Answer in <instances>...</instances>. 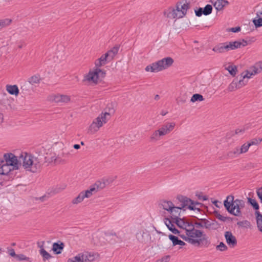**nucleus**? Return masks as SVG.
<instances>
[{"instance_id":"f8f14e48","label":"nucleus","mask_w":262,"mask_h":262,"mask_svg":"<svg viewBox=\"0 0 262 262\" xmlns=\"http://www.w3.org/2000/svg\"><path fill=\"white\" fill-rule=\"evenodd\" d=\"M104 234L107 238L106 240H108L109 243L111 244H114L116 243H120L122 241L121 237L118 236L117 234L113 231H105L104 232Z\"/></svg>"},{"instance_id":"680f3d73","label":"nucleus","mask_w":262,"mask_h":262,"mask_svg":"<svg viewBox=\"0 0 262 262\" xmlns=\"http://www.w3.org/2000/svg\"><path fill=\"white\" fill-rule=\"evenodd\" d=\"M67 262H81L80 257L78 254L73 258H69Z\"/></svg>"},{"instance_id":"338daca9","label":"nucleus","mask_w":262,"mask_h":262,"mask_svg":"<svg viewBox=\"0 0 262 262\" xmlns=\"http://www.w3.org/2000/svg\"><path fill=\"white\" fill-rule=\"evenodd\" d=\"M241 27L238 26V27H233V28H229L228 29V31H231L234 33H237V32H239L241 31Z\"/></svg>"},{"instance_id":"e433bc0d","label":"nucleus","mask_w":262,"mask_h":262,"mask_svg":"<svg viewBox=\"0 0 262 262\" xmlns=\"http://www.w3.org/2000/svg\"><path fill=\"white\" fill-rule=\"evenodd\" d=\"M40 254L42 257V259L44 261L49 260L52 257V255L48 253L45 249H41L39 250Z\"/></svg>"},{"instance_id":"bb28decb","label":"nucleus","mask_w":262,"mask_h":262,"mask_svg":"<svg viewBox=\"0 0 262 262\" xmlns=\"http://www.w3.org/2000/svg\"><path fill=\"white\" fill-rule=\"evenodd\" d=\"M252 75L248 76V74H244V73H242L240 75L239 78H238V77L237 76L236 78H237V87L239 88H242L243 86L246 84L247 82V81H245V79L246 78H249L251 77Z\"/></svg>"},{"instance_id":"2f4dec72","label":"nucleus","mask_w":262,"mask_h":262,"mask_svg":"<svg viewBox=\"0 0 262 262\" xmlns=\"http://www.w3.org/2000/svg\"><path fill=\"white\" fill-rule=\"evenodd\" d=\"M255 215L257 228L262 232V214L259 211H255Z\"/></svg>"},{"instance_id":"4d7b16f0","label":"nucleus","mask_w":262,"mask_h":262,"mask_svg":"<svg viewBox=\"0 0 262 262\" xmlns=\"http://www.w3.org/2000/svg\"><path fill=\"white\" fill-rule=\"evenodd\" d=\"M213 213L215 217L219 220L223 222H225V219H226V217L221 215L217 210H214Z\"/></svg>"},{"instance_id":"5fc2aeb1","label":"nucleus","mask_w":262,"mask_h":262,"mask_svg":"<svg viewBox=\"0 0 262 262\" xmlns=\"http://www.w3.org/2000/svg\"><path fill=\"white\" fill-rule=\"evenodd\" d=\"M216 249L220 251H225L227 250L228 247L223 242H220V244L216 247Z\"/></svg>"},{"instance_id":"bf43d9fd","label":"nucleus","mask_w":262,"mask_h":262,"mask_svg":"<svg viewBox=\"0 0 262 262\" xmlns=\"http://www.w3.org/2000/svg\"><path fill=\"white\" fill-rule=\"evenodd\" d=\"M250 222L247 220L239 221L237 223V225L241 227H247L250 225Z\"/></svg>"},{"instance_id":"6e6d98bb","label":"nucleus","mask_w":262,"mask_h":262,"mask_svg":"<svg viewBox=\"0 0 262 262\" xmlns=\"http://www.w3.org/2000/svg\"><path fill=\"white\" fill-rule=\"evenodd\" d=\"M261 141H262V138H258V139L254 138V139H252L251 140H250L248 143H249V144H250V146H251V145H253L259 144V143H261Z\"/></svg>"},{"instance_id":"ea45409f","label":"nucleus","mask_w":262,"mask_h":262,"mask_svg":"<svg viewBox=\"0 0 262 262\" xmlns=\"http://www.w3.org/2000/svg\"><path fill=\"white\" fill-rule=\"evenodd\" d=\"M237 78H235L228 87V90L230 92L239 89L237 87Z\"/></svg>"},{"instance_id":"c9c22d12","label":"nucleus","mask_w":262,"mask_h":262,"mask_svg":"<svg viewBox=\"0 0 262 262\" xmlns=\"http://www.w3.org/2000/svg\"><path fill=\"white\" fill-rule=\"evenodd\" d=\"M256 40L255 37H246V39H242L241 40V42L242 45V47H246L248 44H250L252 42H254Z\"/></svg>"},{"instance_id":"8fccbe9b","label":"nucleus","mask_w":262,"mask_h":262,"mask_svg":"<svg viewBox=\"0 0 262 262\" xmlns=\"http://www.w3.org/2000/svg\"><path fill=\"white\" fill-rule=\"evenodd\" d=\"M204 15H208L210 14L212 11V6L211 5L207 4L204 8H203Z\"/></svg>"},{"instance_id":"a19ab883","label":"nucleus","mask_w":262,"mask_h":262,"mask_svg":"<svg viewBox=\"0 0 262 262\" xmlns=\"http://www.w3.org/2000/svg\"><path fill=\"white\" fill-rule=\"evenodd\" d=\"M203 226L206 229H209L212 227L213 229H215L218 228L219 224L216 221L213 223H211L208 220H207Z\"/></svg>"},{"instance_id":"f03ea898","label":"nucleus","mask_w":262,"mask_h":262,"mask_svg":"<svg viewBox=\"0 0 262 262\" xmlns=\"http://www.w3.org/2000/svg\"><path fill=\"white\" fill-rule=\"evenodd\" d=\"M20 158L23 160V166L25 169L36 172L41 167V164L37 158L27 152L22 153Z\"/></svg>"},{"instance_id":"79ce46f5","label":"nucleus","mask_w":262,"mask_h":262,"mask_svg":"<svg viewBox=\"0 0 262 262\" xmlns=\"http://www.w3.org/2000/svg\"><path fill=\"white\" fill-rule=\"evenodd\" d=\"M30 84L29 82H25L24 84L21 86L20 89L22 92L24 93H28L30 92L31 90L32 89V88L30 86Z\"/></svg>"},{"instance_id":"37998d69","label":"nucleus","mask_w":262,"mask_h":262,"mask_svg":"<svg viewBox=\"0 0 262 262\" xmlns=\"http://www.w3.org/2000/svg\"><path fill=\"white\" fill-rule=\"evenodd\" d=\"M204 100L203 96L200 94H194L191 98L190 101L195 102L196 101H202Z\"/></svg>"},{"instance_id":"72a5a7b5","label":"nucleus","mask_w":262,"mask_h":262,"mask_svg":"<svg viewBox=\"0 0 262 262\" xmlns=\"http://www.w3.org/2000/svg\"><path fill=\"white\" fill-rule=\"evenodd\" d=\"M241 153H239V148L236 147L234 148L233 150L227 152L226 154V157L227 158L232 159L237 157V156H238Z\"/></svg>"},{"instance_id":"0eeeda50","label":"nucleus","mask_w":262,"mask_h":262,"mask_svg":"<svg viewBox=\"0 0 262 262\" xmlns=\"http://www.w3.org/2000/svg\"><path fill=\"white\" fill-rule=\"evenodd\" d=\"M164 223L168 228V229L173 234H177L181 238H182L183 240L186 242H187L189 243H190L191 238L190 237H187L186 235L184 234H181L180 233V231L178 230L174 226V225L172 223L171 220H170L169 218H164Z\"/></svg>"},{"instance_id":"393cba45","label":"nucleus","mask_w":262,"mask_h":262,"mask_svg":"<svg viewBox=\"0 0 262 262\" xmlns=\"http://www.w3.org/2000/svg\"><path fill=\"white\" fill-rule=\"evenodd\" d=\"M168 238L172 242L173 247L176 245L185 246L186 245L184 242L180 239L178 236L174 235L169 234Z\"/></svg>"},{"instance_id":"de8ad7c7","label":"nucleus","mask_w":262,"mask_h":262,"mask_svg":"<svg viewBox=\"0 0 262 262\" xmlns=\"http://www.w3.org/2000/svg\"><path fill=\"white\" fill-rule=\"evenodd\" d=\"M12 22V20L9 18H5L0 20V29L9 26Z\"/></svg>"},{"instance_id":"cd10ccee","label":"nucleus","mask_w":262,"mask_h":262,"mask_svg":"<svg viewBox=\"0 0 262 262\" xmlns=\"http://www.w3.org/2000/svg\"><path fill=\"white\" fill-rule=\"evenodd\" d=\"M179 207H177L173 205L172 206V209H171V211H169V213L170 214L169 215V217H168L170 220H175L176 217H180L181 212L180 211Z\"/></svg>"},{"instance_id":"6ab92c4d","label":"nucleus","mask_w":262,"mask_h":262,"mask_svg":"<svg viewBox=\"0 0 262 262\" xmlns=\"http://www.w3.org/2000/svg\"><path fill=\"white\" fill-rule=\"evenodd\" d=\"M212 50L218 53H223L226 52H228V50H227V44L226 42L220 43L214 46Z\"/></svg>"},{"instance_id":"4be33fe9","label":"nucleus","mask_w":262,"mask_h":262,"mask_svg":"<svg viewBox=\"0 0 262 262\" xmlns=\"http://www.w3.org/2000/svg\"><path fill=\"white\" fill-rule=\"evenodd\" d=\"M173 205L171 201L164 200L160 201L159 203L160 207H162L164 210L167 211L168 212L171 211Z\"/></svg>"},{"instance_id":"f3484780","label":"nucleus","mask_w":262,"mask_h":262,"mask_svg":"<svg viewBox=\"0 0 262 262\" xmlns=\"http://www.w3.org/2000/svg\"><path fill=\"white\" fill-rule=\"evenodd\" d=\"M177 199L179 201V202L181 203V205L177 207H179L180 210H183L185 211V209H184V208L186 207V206L188 207V206L189 205V201L188 200V198L179 194L177 195Z\"/></svg>"},{"instance_id":"a18cd8bd","label":"nucleus","mask_w":262,"mask_h":262,"mask_svg":"<svg viewBox=\"0 0 262 262\" xmlns=\"http://www.w3.org/2000/svg\"><path fill=\"white\" fill-rule=\"evenodd\" d=\"M95 187H96L97 190L98 191L99 189L104 188L106 186L105 182L103 179L102 181H98L95 183Z\"/></svg>"},{"instance_id":"2eb2a0df","label":"nucleus","mask_w":262,"mask_h":262,"mask_svg":"<svg viewBox=\"0 0 262 262\" xmlns=\"http://www.w3.org/2000/svg\"><path fill=\"white\" fill-rule=\"evenodd\" d=\"M51 100L56 103H67L70 101V97L68 95L57 94L51 96Z\"/></svg>"},{"instance_id":"052dcab7","label":"nucleus","mask_w":262,"mask_h":262,"mask_svg":"<svg viewBox=\"0 0 262 262\" xmlns=\"http://www.w3.org/2000/svg\"><path fill=\"white\" fill-rule=\"evenodd\" d=\"M194 12H195V15L198 17H200L203 14H204L203 8H201V7L198 9H195Z\"/></svg>"},{"instance_id":"ddd939ff","label":"nucleus","mask_w":262,"mask_h":262,"mask_svg":"<svg viewBox=\"0 0 262 262\" xmlns=\"http://www.w3.org/2000/svg\"><path fill=\"white\" fill-rule=\"evenodd\" d=\"M225 237L226 243L230 247H234L237 245L236 238L232 234L231 232L226 231L225 233Z\"/></svg>"},{"instance_id":"7ed1b4c3","label":"nucleus","mask_w":262,"mask_h":262,"mask_svg":"<svg viewBox=\"0 0 262 262\" xmlns=\"http://www.w3.org/2000/svg\"><path fill=\"white\" fill-rule=\"evenodd\" d=\"M174 62L170 57H167L148 65L145 70L146 72H158L170 67Z\"/></svg>"},{"instance_id":"6e6552de","label":"nucleus","mask_w":262,"mask_h":262,"mask_svg":"<svg viewBox=\"0 0 262 262\" xmlns=\"http://www.w3.org/2000/svg\"><path fill=\"white\" fill-rule=\"evenodd\" d=\"M190 244L198 247L203 246L207 248L210 244V241L207 235L203 233V236H201V237H199L196 239L191 238Z\"/></svg>"},{"instance_id":"13d9d810","label":"nucleus","mask_w":262,"mask_h":262,"mask_svg":"<svg viewBox=\"0 0 262 262\" xmlns=\"http://www.w3.org/2000/svg\"><path fill=\"white\" fill-rule=\"evenodd\" d=\"M234 203L237 204V205L239 206L241 208H243L245 207V202L243 200L236 199L235 200H234Z\"/></svg>"},{"instance_id":"aec40b11","label":"nucleus","mask_w":262,"mask_h":262,"mask_svg":"<svg viewBox=\"0 0 262 262\" xmlns=\"http://www.w3.org/2000/svg\"><path fill=\"white\" fill-rule=\"evenodd\" d=\"M106 109H108L107 112H105L104 113H101V114L100 115V116L102 118V120L104 122V123H105L107 121V116H109V118H110L112 114H114L115 113V110L113 107V104H111V106L109 105L107 106V107Z\"/></svg>"},{"instance_id":"20e7f679","label":"nucleus","mask_w":262,"mask_h":262,"mask_svg":"<svg viewBox=\"0 0 262 262\" xmlns=\"http://www.w3.org/2000/svg\"><path fill=\"white\" fill-rule=\"evenodd\" d=\"M234 198L233 195H228L226 199L224 201V205L226 210L229 213L235 216H240L242 215L241 211L242 208L234 203Z\"/></svg>"},{"instance_id":"1a4fd4ad","label":"nucleus","mask_w":262,"mask_h":262,"mask_svg":"<svg viewBox=\"0 0 262 262\" xmlns=\"http://www.w3.org/2000/svg\"><path fill=\"white\" fill-rule=\"evenodd\" d=\"M190 244L198 247L203 246L207 248L210 244V241L207 235L203 233V236H201V237H199L196 239L191 238Z\"/></svg>"},{"instance_id":"5701e85b","label":"nucleus","mask_w":262,"mask_h":262,"mask_svg":"<svg viewBox=\"0 0 262 262\" xmlns=\"http://www.w3.org/2000/svg\"><path fill=\"white\" fill-rule=\"evenodd\" d=\"M108 60L107 54H103L99 59L95 62L96 68H99L105 65Z\"/></svg>"},{"instance_id":"dca6fc26","label":"nucleus","mask_w":262,"mask_h":262,"mask_svg":"<svg viewBox=\"0 0 262 262\" xmlns=\"http://www.w3.org/2000/svg\"><path fill=\"white\" fill-rule=\"evenodd\" d=\"M210 2L213 4L217 11L223 10L224 7L229 5V2L227 0H216L215 2L210 0Z\"/></svg>"},{"instance_id":"4468645a","label":"nucleus","mask_w":262,"mask_h":262,"mask_svg":"<svg viewBox=\"0 0 262 262\" xmlns=\"http://www.w3.org/2000/svg\"><path fill=\"white\" fill-rule=\"evenodd\" d=\"M78 255L80 257L81 262H91L95 260L97 255L96 253L85 252L79 253Z\"/></svg>"},{"instance_id":"c85d7f7f","label":"nucleus","mask_w":262,"mask_h":262,"mask_svg":"<svg viewBox=\"0 0 262 262\" xmlns=\"http://www.w3.org/2000/svg\"><path fill=\"white\" fill-rule=\"evenodd\" d=\"M6 90L11 95L17 96L19 94V89L16 85H7Z\"/></svg>"},{"instance_id":"4c0bfd02","label":"nucleus","mask_w":262,"mask_h":262,"mask_svg":"<svg viewBox=\"0 0 262 262\" xmlns=\"http://www.w3.org/2000/svg\"><path fill=\"white\" fill-rule=\"evenodd\" d=\"M203 231L193 228L191 237L192 238L201 237V236H203Z\"/></svg>"},{"instance_id":"09e8293b","label":"nucleus","mask_w":262,"mask_h":262,"mask_svg":"<svg viewBox=\"0 0 262 262\" xmlns=\"http://www.w3.org/2000/svg\"><path fill=\"white\" fill-rule=\"evenodd\" d=\"M15 259L18 261L26 260L29 262L32 261L31 258L27 257L23 254H17Z\"/></svg>"},{"instance_id":"603ef678","label":"nucleus","mask_w":262,"mask_h":262,"mask_svg":"<svg viewBox=\"0 0 262 262\" xmlns=\"http://www.w3.org/2000/svg\"><path fill=\"white\" fill-rule=\"evenodd\" d=\"M250 146V144H249L248 142L244 144L240 148H239V153L241 154L247 152Z\"/></svg>"},{"instance_id":"69168bd1","label":"nucleus","mask_w":262,"mask_h":262,"mask_svg":"<svg viewBox=\"0 0 262 262\" xmlns=\"http://www.w3.org/2000/svg\"><path fill=\"white\" fill-rule=\"evenodd\" d=\"M8 253L9 254L13 257H14L15 258H16V256L17 255V254L15 253V252L14 251V250L13 249V248H8Z\"/></svg>"},{"instance_id":"b1692460","label":"nucleus","mask_w":262,"mask_h":262,"mask_svg":"<svg viewBox=\"0 0 262 262\" xmlns=\"http://www.w3.org/2000/svg\"><path fill=\"white\" fill-rule=\"evenodd\" d=\"M0 174L4 175L10 174V172L14 169H12L11 166L4 163H2L0 165Z\"/></svg>"},{"instance_id":"423d86ee","label":"nucleus","mask_w":262,"mask_h":262,"mask_svg":"<svg viewBox=\"0 0 262 262\" xmlns=\"http://www.w3.org/2000/svg\"><path fill=\"white\" fill-rule=\"evenodd\" d=\"M106 72L104 70L96 68L94 71H90L86 76V80L89 81H93L97 83L98 80L105 76Z\"/></svg>"},{"instance_id":"49530a36","label":"nucleus","mask_w":262,"mask_h":262,"mask_svg":"<svg viewBox=\"0 0 262 262\" xmlns=\"http://www.w3.org/2000/svg\"><path fill=\"white\" fill-rule=\"evenodd\" d=\"M84 198L85 197L83 196V192H81L76 198H74L72 200V203L74 204H77L81 202Z\"/></svg>"},{"instance_id":"7c9ffc66","label":"nucleus","mask_w":262,"mask_h":262,"mask_svg":"<svg viewBox=\"0 0 262 262\" xmlns=\"http://www.w3.org/2000/svg\"><path fill=\"white\" fill-rule=\"evenodd\" d=\"M262 71V61L256 63L253 67L252 71L250 73V75L260 73Z\"/></svg>"},{"instance_id":"c756f323","label":"nucleus","mask_w":262,"mask_h":262,"mask_svg":"<svg viewBox=\"0 0 262 262\" xmlns=\"http://www.w3.org/2000/svg\"><path fill=\"white\" fill-rule=\"evenodd\" d=\"M119 47L115 46L108 51L105 54H107L108 60H112L114 57L117 54Z\"/></svg>"},{"instance_id":"9b49d317","label":"nucleus","mask_w":262,"mask_h":262,"mask_svg":"<svg viewBox=\"0 0 262 262\" xmlns=\"http://www.w3.org/2000/svg\"><path fill=\"white\" fill-rule=\"evenodd\" d=\"M176 125L174 122H166L162 125L161 127L160 128L158 132L160 135L164 136L166 134H169L172 131Z\"/></svg>"},{"instance_id":"39448f33","label":"nucleus","mask_w":262,"mask_h":262,"mask_svg":"<svg viewBox=\"0 0 262 262\" xmlns=\"http://www.w3.org/2000/svg\"><path fill=\"white\" fill-rule=\"evenodd\" d=\"M3 161V163L10 165L12 169L18 170L21 166V163L17 159V157L12 153H6L3 156V158L1 159Z\"/></svg>"},{"instance_id":"a878e982","label":"nucleus","mask_w":262,"mask_h":262,"mask_svg":"<svg viewBox=\"0 0 262 262\" xmlns=\"http://www.w3.org/2000/svg\"><path fill=\"white\" fill-rule=\"evenodd\" d=\"M172 223L174 225V224H176V225L181 229H185L186 228V220L184 217L181 218L176 217L175 220H171Z\"/></svg>"},{"instance_id":"58836bf2","label":"nucleus","mask_w":262,"mask_h":262,"mask_svg":"<svg viewBox=\"0 0 262 262\" xmlns=\"http://www.w3.org/2000/svg\"><path fill=\"white\" fill-rule=\"evenodd\" d=\"M40 78L39 75H34L28 79V82L31 85H34L40 82Z\"/></svg>"},{"instance_id":"a211bd4d","label":"nucleus","mask_w":262,"mask_h":262,"mask_svg":"<svg viewBox=\"0 0 262 262\" xmlns=\"http://www.w3.org/2000/svg\"><path fill=\"white\" fill-rule=\"evenodd\" d=\"M64 247V243L58 241L57 242H55L53 244L52 250L55 254H59L61 253Z\"/></svg>"},{"instance_id":"c03bdc74","label":"nucleus","mask_w":262,"mask_h":262,"mask_svg":"<svg viewBox=\"0 0 262 262\" xmlns=\"http://www.w3.org/2000/svg\"><path fill=\"white\" fill-rule=\"evenodd\" d=\"M252 22L256 28L262 27V17L256 16V18H254Z\"/></svg>"},{"instance_id":"f704fd0d","label":"nucleus","mask_w":262,"mask_h":262,"mask_svg":"<svg viewBox=\"0 0 262 262\" xmlns=\"http://www.w3.org/2000/svg\"><path fill=\"white\" fill-rule=\"evenodd\" d=\"M248 203L253 207L255 211H259V206L256 200L248 198Z\"/></svg>"},{"instance_id":"0e129e2a","label":"nucleus","mask_w":262,"mask_h":262,"mask_svg":"<svg viewBox=\"0 0 262 262\" xmlns=\"http://www.w3.org/2000/svg\"><path fill=\"white\" fill-rule=\"evenodd\" d=\"M196 196L200 200L206 201L208 199V196L207 195H203L202 192L200 193H196Z\"/></svg>"},{"instance_id":"473e14b6","label":"nucleus","mask_w":262,"mask_h":262,"mask_svg":"<svg viewBox=\"0 0 262 262\" xmlns=\"http://www.w3.org/2000/svg\"><path fill=\"white\" fill-rule=\"evenodd\" d=\"M188 200L189 201V203H190L188 207V208L190 210L194 211L195 210H198L199 211H200L201 210V209L200 208H196L195 206V205H200V206H201L202 205V203H199L198 202L194 201L189 198H188Z\"/></svg>"},{"instance_id":"9d476101","label":"nucleus","mask_w":262,"mask_h":262,"mask_svg":"<svg viewBox=\"0 0 262 262\" xmlns=\"http://www.w3.org/2000/svg\"><path fill=\"white\" fill-rule=\"evenodd\" d=\"M104 123L102 120V118L99 115L92 122L89 126L88 133L93 134L98 130L99 128L101 127Z\"/></svg>"},{"instance_id":"864d4df0","label":"nucleus","mask_w":262,"mask_h":262,"mask_svg":"<svg viewBox=\"0 0 262 262\" xmlns=\"http://www.w3.org/2000/svg\"><path fill=\"white\" fill-rule=\"evenodd\" d=\"M159 132L158 130H155L151 135L150 139L151 141H156L159 139L160 136H162V135H160L158 134Z\"/></svg>"},{"instance_id":"774afa93","label":"nucleus","mask_w":262,"mask_h":262,"mask_svg":"<svg viewBox=\"0 0 262 262\" xmlns=\"http://www.w3.org/2000/svg\"><path fill=\"white\" fill-rule=\"evenodd\" d=\"M256 193L260 201L262 202V187L256 190Z\"/></svg>"},{"instance_id":"e2e57ef3","label":"nucleus","mask_w":262,"mask_h":262,"mask_svg":"<svg viewBox=\"0 0 262 262\" xmlns=\"http://www.w3.org/2000/svg\"><path fill=\"white\" fill-rule=\"evenodd\" d=\"M170 256L169 255H166L157 260V262H168L170 260Z\"/></svg>"},{"instance_id":"f257e3e1","label":"nucleus","mask_w":262,"mask_h":262,"mask_svg":"<svg viewBox=\"0 0 262 262\" xmlns=\"http://www.w3.org/2000/svg\"><path fill=\"white\" fill-rule=\"evenodd\" d=\"M190 8V4L186 1L178 2L176 8L169 7L164 12V15L167 18H182L187 13V10Z\"/></svg>"},{"instance_id":"412c9836","label":"nucleus","mask_w":262,"mask_h":262,"mask_svg":"<svg viewBox=\"0 0 262 262\" xmlns=\"http://www.w3.org/2000/svg\"><path fill=\"white\" fill-rule=\"evenodd\" d=\"M226 43L227 44V50H228V51L241 48H242V45H243L241 43V40L227 41Z\"/></svg>"},{"instance_id":"3c124183","label":"nucleus","mask_w":262,"mask_h":262,"mask_svg":"<svg viewBox=\"0 0 262 262\" xmlns=\"http://www.w3.org/2000/svg\"><path fill=\"white\" fill-rule=\"evenodd\" d=\"M226 69L228 71L230 74L232 76H235L236 74L237 68L235 66H229Z\"/></svg>"}]
</instances>
